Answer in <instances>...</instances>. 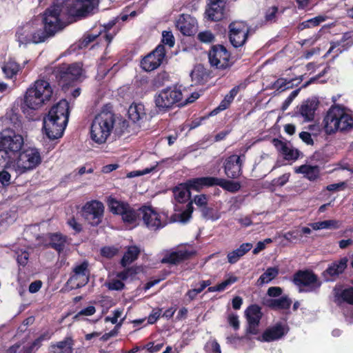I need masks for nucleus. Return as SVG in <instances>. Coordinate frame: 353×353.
Segmentation results:
<instances>
[{"label":"nucleus","mask_w":353,"mask_h":353,"mask_svg":"<svg viewBox=\"0 0 353 353\" xmlns=\"http://www.w3.org/2000/svg\"><path fill=\"white\" fill-rule=\"evenodd\" d=\"M352 129L353 114L339 105H333L328 109L321 126L316 124L309 126V130L314 135L323 132L326 135L330 136L337 132H348Z\"/></svg>","instance_id":"obj_1"},{"label":"nucleus","mask_w":353,"mask_h":353,"mask_svg":"<svg viewBox=\"0 0 353 353\" xmlns=\"http://www.w3.org/2000/svg\"><path fill=\"white\" fill-rule=\"evenodd\" d=\"M68 117L69 104L66 100H61L54 105L43 119V128L47 137L50 139L62 137L68 124Z\"/></svg>","instance_id":"obj_2"},{"label":"nucleus","mask_w":353,"mask_h":353,"mask_svg":"<svg viewBox=\"0 0 353 353\" xmlns=\"http://www.w3.org/2000/svg\"><path fill=\"white\" fill-rule=\"evenodd\" d=\"M52 94L50 83L46 80L38 79L27 89L23 103L30 109L39 110L51 99Z\"/></svg>","instance_id":"obj_3"},{"label":"nucleus","mask_w":353,"mask_h":353,"mask_svg":"<svg viewBox=\"0 0 353 353\" xmlns=\"http://www.w3.org/2000/svg\"><path fill=\"white\" fill-rule=\"evenodd\" d=\"M115 122L114 114L107 107L103 108L92 121L90 130L92 139L97 143L105 142L114 130Z\"/></svg>","instance_id":"obj_4"},{"label":"nucleus","mask_w":353,"mask_h":353,"mask_svg":"<svg viewBox=\"0 0 353 353\" xmlns=\"http://www.w3.org/2000/svg\"><path fill=\"white\" fill-rule=\"evenodd\" d=\"M98 4L99 0H56L52 6L64 10L65 5L67 14L77 17H85L94 13Z\"/></svg>","instance_id":"obj_5"},{"label":"nucleus","mask_w":353,"mask_h":353,"mask_svg":"<svg viewBox=\"0 0 353 353\" xmlns=\"http://www.w3.org/2000/svg\"><path fill=\"white\" fill-rule=\"evenodd\" d=\"M183 94L176 86H172L161 90L154 98L156 108L160 112H167L174 108L182 106Z\"/></svg>","instance_id":"obj_6"},{"label":"nucleus","mask_w":353,"mask_h":353,"mask_svg":"<svg viewBox=\"0 0 353 353\" xmlns=\"http://www.w3.org/2000/svg\"><path fill=\"white\" fill-rule=\"evenodd\" d=\"M62 12H63L62 8L52 5L44 12L43 14V30L41 29V33L44 34L45 40L54 36L63 28V22L61 19Z\"/></svg>","instance_id":"obj_7"},{"label":"nucleus","mask_w":353,"mask_h":353,"mask_svg":"<svg viewBox=\"0 0 353 353\" xmlns=\"http://www.w3.org/2000/svg\"><path fill=\"white\" fill-rule=\"evenodd\" d=\"M16 38L20 46L30 43H39L46 41L44 34L41 33V28H38L34 21L19 27L16 32Z\"/></svg>","instance_id":"obj_8"},{"label":"nucleus","mask_w":353,"mask_h":353,"mask_svg":"<svg viewBox=\"0 0 353 353\" xmlns=\"http://www.w3.org/2000/svg\"><path fill=\"white\" fill-rule=\"evenodd\" d=\"M41 162L40 152L35 148H28L21 152L16 160V170L23 173L37 168Z\"/></svg>","instance_id":"obj_9"},{"label":"nucleus","mask_w":353,"mask_h":353,"mask_svg":"<svg viewBox=\"0 0 353 353\" xmlns=\"http://www.w3.org/2000/svg\"><path fill=\"white\" fill-rule=\"evenodd\" d=\"M108 205L113 214L121 215L125 223L130 224L136 223L138 213L128 203L110 196L108 199Z\"/></svg>","instance_id":"obj_10"},{"label":"nucleus","mask_w":353,"mask_h":353,"mask_svg":"<svg viewBox=\"0 0 353 353\" xmlns=\"http://www.w3.org/2000/svg\"><path fill=\"white\" fill-rule=\"evenodd\" d=\"M138 217L142 216L145 225L151 230H157L163 228L166 224L165 214L158 213L154 208L143 206L137 210Z\"/></svg>","instance_id":"obj_11"},{"label":"nucleus","mask_w":353,"mask_h":353,"mask_svg":"<svg viewBox=\"0 0 353 353\" xmlns=\"http://www.w3.org/2000/svg\"><path fill=\"white\" fill-rule=\"evenodd\" d=\"M23 145L21 135L16 134L10 130H5L0 132V147L6 150L13 158L20 151Z\"/></svg>","instance_id":"obj_12"},{"label":"nucleus","mask_w":353,"mask_h":353,"mask_svg":"<svg viewBox=\"0 0 353 353\" xmlns=\"http://www.w3.org/2000/svg\"><path fill=\"white\" fill-rule=\"evenodd\" d=\"M57 79L62 87L70 85L76 81L82 73V66L79 63L71 65L63 64L54 70Z\"/></svg>","instance_id":"obj_13"},{"label":"nucleus","mask_w":353,"mask_h":353,"mask_svg":"<svg viewBox=\"0 0 353 353\" xmlns=\"http://www.w3.org/2000/svg\"><path fill=\"white\" fill-rule=\"evenodd\" d=\"M208 59L210 65L217 69H225L232 65L230 52L221 45L212 47L208 53Z\"/></svg>","instance_id":"obj_14"},{"label":"nucleus","mask_w":353,"mask_h":353,"mask_svg":"<svg viewBox=\"0 0 353 353\" xmlns=\"http://www.w3.org/2000/svg\"><path fill=\"white\" fill-rule=\"evenodd\" d=\"M103 204L97 200L87 202L82 208V216L92 225H98L102 221Z\"/></svg>","instance_id":"obj_15"},{"label":"nucleus","mask_w":353,"mask_h":353,"mask_svg":"<svg viewBox=\"0 0 353 353\" xmlns=\"http://www.w3.org/2000/svg\"><path fill=\"white\" fill-rule=\"evenodd\" d=\"M229 39L234 48L243 46L248 38L249 28L243 21H234L229 26Z\"/></svg>","instance_id":"obj_16"},{"label":"nucleus","mask_w":353,"mask_h":353,"mask_svg":"<svg viewBox=\"0 0 353 353\" xmlns=\"http://www.w3.org/2000/svg\"><path fill=\"white\" fill-rule=\"evenodd\" d=\"M294 283L300 288V291L312 292L318 289L321 282L317 276L309 271H299L294 276Z\"/></svg>","instance_id":"obj_17"},{"label":"nucleus","mask_w":353,"mask_h":353,"mask_svg":"<svg viewBox=\"0 0 353 353\" xmlns=\"http://www.w3.org/2000/svg\"><path fill=\"white\" fill-rule=\"evenodd\" d=\"M165 56V47L160 44L143 59L141 62V68L147 72L152 71L161 65Z\"/></svg>","instance_id":"obj_18"},{"label":"nucleus","mask_w":353,"mask_h":353,"mask_svg":"<svg viewBox=\"0 0 353 353\" xmlns=\"http://www.w3.org/2000/svg\"><path fill=\"white\" fill-rule=\"evenodd\" d=\"M245 156L232 154L228 157L224 162V170L226 176L231 179L238 178L242 173V165Z\"/></svg>","instance_id":"obj_19"},{"label":"nucleus","mask_w":353,"mask_h":353,"mask_svg":"<svg viewBox=\"0 0 353 353\" xmlns=\"http://www.w3.org/2000/svg\"><path fill=\"white\" fill-rule=\"evenodd\" d=\"M288 332L287 325L281 323H277L275 325L267 328L263 334L258 338V340L261 342H271L281 339Z\"/></svg>","instance_id":"obj_20"},{"label":"nucleus","mask_w":353,"mask_h":353,"mask_svg":"<svg viewBox=\"0 0 353 353\" xmlns=\"http://www.w3.org/2000/svg\"><path fill=\"white\" fill-rule=\"evenodd\" d=\"M245 315L248 322V332L252 334L258 333V326L262 316L261 308L253 305L250 306L245 311Z\"/></svg>","instance_id":"obj_21"},{"label":"nucleus","mask_w":353,"mask_h":353,"mask_svg":"<svg viewBox=\"0 0 353 353\" xmlns=\"http://www.w3.org/2000/svg\"><path fill=\"white\" fill-rule=\"evenodd\" d=\"M225 0H210L205 10V17L210 21H219L223 17Z\"/></svg>","instance_id":"obj_22"},{"label":"nucleus","mask_w":353,"mask_h":353,"mask_svg":"<svg viewBox=\"0 0 353 353\" xmlns=\"http://www.w3.org/2000/svg\"><path fill=\"white\" fill-rule=\"evenodd\" d=\"M274 145L286 160H296L300 152L294 148L290 143H285L277 139H273Z\"/></svg>","instance_id":"obj_23"},{"label":"nucleus","mask_w":353,"mask_h":353,"mask_svg":"<svg viewBox=\"0 0 353 353\" xmlns=\"http://www.w3.org/2000/svg\"><path fill=\"white\" fill-rule=\"evenodd\" d=\"M318 107V103L314 100L304 101L299 108L298 114L305 122H309L314 119L315 112Z\"/></svg>","instance_id":"obj_24"},{"label":"nucleus","mask_w":353,"mask_h":353,"mask_svg":"<svg viewBox=\"0 0 353 353\" xmlns=\"http://www.w3.org/2000/svg\"><path fill=\"white\" fill-rule=\"evenodd\" d=\"M192 252L186 250L181 249L167 254L161 260L163 263L177 264L187 259Z\"/></svg>","instance_id":"obj_25"},{"label":"nucleus","mask_w":353,"mask_h":353,"mask_svg":"<svg viewBox=\"0 0 353 353\" xmlns=\"http://www.w3.org/2000/svg\"><path fill=\"white\" fill-rule=\"evenodd\" d=\"M28 63V61H24L23 65H21L13 59H9L2 66V70L8 79H12L22 70L23 68Z\"/></svg>","instance_id":"obj_26"},{"label":"nucleus","mask_w":353,"mask_h":353,"mask_svg":"<svg viewBox=\"0 0 353 353\" xmlns=\"http://www.w3.org/2000/svg\"><path fill=\"white\" fill-rule=\"evenodd\" d=\"M214 177L206 176L190 179L187 181L185 183L186 184L189 190L192 189L196 191H199L203 187L214 185Z\"/></svg>","instance_id":"obj_27"},{"label":"nucleus","mask_w":353,"mask_h":353,"mask_svg":"<svg viewBox=\"0 0 353 353\" xmlns=\"http://www.w3.org/2000/svg\"><path fill=\"white\" fill-rule=\"evenodd\" d=\"M69 244V240L65 236L59 233L50 234V246L59 253L63 251Z\"/></svg>","instance_id":"obj_28"},{"label":"nucleus","mask_w":353,"mask_h":353,"mask_svg":"<svg viewBox=\"0 0 353 353\" xmlns=\"http://www.w3.org/2000/svg\"><path fill=\"white\" fill-rule=\"evenodd\" d=\"M295 172L303 174L310 181H314L319 176L320 169L317 165L305 164L296 168Z\"/></svg>","instance_id":"obj_29"},{"label":"nucleus","mask_w":353,"mask_h":353,"mask_svg":"<svg viewBox=\"0 0 353 353\" xmlns=\"http://www.w3.org/2000/svg\"><path fill=\"white\" fill-rule=\"evenodd\" d=\"M50 353H72L73 341L71 338H65L63 341L52 344L50 347Z\"/></svg>","instance_id":"obj_30"},{"label":"nucleus","mask_w":353,"mask_h":353,"mask_svg":"<svg viewBox=\"0 0 353 353\" xmlns=\"http://www.w3.org/2000/svg\"><path fill=\"white\" fill-rule=\"evenodd\" d=\"M252 248V244L245 243L241 244L237 249L229 252L227 255L228 261L230 263L234 264L236 263L241 257L244 256Z\"/></svg>","instance_id":"obj_31"},{"label":"nucleus","mask_w":353,"mask_h":353,"mask_svg":"<svg viewBox=\"0 0 353 353\" xmlns=\"http://www.w3.org/2000/svg\"><path fill=\"white\" fill-rule=\"evenodd\" d=\"M128 115L133 122H138L146 117L145 107L142 103L132 104L128 109Z\"/></svg>","instance_id":"obj_32"},{"label":"nucleus","mask_w":353,"mask_h":353,"mask_svg":"<svg viewBox=\"0 0 353 353\" xmlns=\"http://www.w3.org/2000/svg\"><path fill=\"white\" fill-rule=\"evenodd\" d=\"M347 259L346 257H343L339 261H336L332 263L326 270L327 274H328L331 276H337L341 273L347 268Z\"/></svg>","instance_id":"obj_33"},{"label":"nucleus","mask_w":353,"mask_h":353,"mask_svg":"<svg viewBox=\"0 0 353 353\" xmlns=\"http://www.w3.org/2000/svg\"><path fill=\"white\" fill-rule=\"evenodd\" d=\"M190 19L188 16L181 15L176 21V26L177 29L184 35L190 36L194 32V26L191 24Z\"/></svg>","instance_id":"obj_34"},{"label":"nucleus","mask_w":353,"mask_h":353,"mask_svg":"<svg viewBox=\"0 0 353 353\" xmlns=\"http://www.w3.org/2000/svg\"><path fill=\"white\" fill-rule=\"evenodd\" d=\"M174 199L179 203H185L190 198V192L186 184L181 183L173 190Z\"/></svg>","instance_id":"obj_35"},{"label":"nucleus","mask_w":353,"mask_h":353,"mask_svg":"<svg viewBox=\"0 0 353 353\" xmlns=\"http://www.w3.org/2000/svg\"><path fill=\"white\" fill-rule=\"evenodd\" d=\"M214 185H219L230 192H236L241 188L239 182L214 177Z\"/></svg>","instance_id":"obj_36"},{"label":"nucleus","mask_w":353,"mask_h":353,"mask_svg":"<svg viewBox=\"0 0 353 353\" xmlns=\"http://www.w3.org/2000/svg\"><path fill=\"white\" fill-rule=\"evenodd\" d=\"M140 249L137 246H130L128 247L127 251L124 254L121 261V264L123 267H125L126 265L130 264L133 261H134L139 255Z\"/></svg>","instance_id":"obj_37"},{"label":"nucleus","mask_w":353,"mask_h":353,"mask_svg":"<svg viewBox=\"0 0 353 353\" xmlns=\"http://www.w3.org/2000/svg\"><path fill=\"white\" fill-rule=\"evenodd\" d=\"M12 251L16 255L17 263L21 266H26L28 264L30 253L28 252L27 248H19L14 246Z\"/></svg>","instance_id":"obj_38"},{"label":"nucleus","mask_w":353,"mask_h":353,"mask_svg":"<svg viewBox=\"0 0 353 353\" xmlns=\"http://www.w3.org/2000/svg\"><path fill=\"white\" fill-rule=\"evenodd\" d=\"M291 304V299L287 296H283L279 299L270 300L268 305L274 309L287 310L290 307Z\"/></svg>","instance_id":"obj_39"},{"label":"nucleus","mask_w":353,"mask_h":353,"mask_svg":"<svg viewBox=\"0 0 353 353\" xmlns=\"http://www.w3.org/2000/svg\"><path fill=\"white\" fill-rule=\"evenodd\" d=\"M279 274V269L276 267L268 268L266 271L262 274L257 281L259 285L268 283L273 280Z\"/></svg>","instance_id":"obj_40"},{"label":"nucleus","mask_w":353,"mask_h":353,"mask_svg":"<svg viewBox=\"0 0 353 353\" xmlns=\"http://www.w3.org/2000/svg\"><path fill=\"white\" fill-rule=\"evenodd\" d=\"M310 226L314 230L323 229H337L339 228V222L336 220H325L310 223Z\"/></svg>","instance_id":"obj_41"},{"label":"nucleus","mask_w":353,"mask_h":353,"mask_svg":"<svg viewBox=\"0 0 353 353\" xmlns=\"http://www.w3.org/2000/svg\"><path fill=\"white\" fill-rule=\"evenodd\" d=\"M239 90V86H236L233 88L229 92V94H226L224 97L223 100L221 102L218 108H216L217 110H224L227 109L230 103L234 100V97L237 94Z\"/></svg>","instance_id":"obj_42"},{"label":"nucleus","mask_w":353,"mask_h":353,"mask_svg":"<svg viewBox=\"0 0 353 353\" xmlns=\"http://www.w3.org/2000/svg\"><path fill=\"white\" fill-rule=\"evenodd\" d=\"M326 20V17L317 16L312 19L305 21L299 24V29L303 30L305 28H310L319 26L321 23L324 22Z\"/></svg>","instance_id":"obj_43"},{"label":"nucleus","mask_w":353,"mask_h":353,"mask_svg":"<svg viewBox=\"0 0 353 353\" xmlns=\"http://www.w3.org/2000/svg\"><path fill=\"white\" fill-rule=\"evenodd\" d=\"M192 80L197 83H201L206 77V72L201 65H196L190 74Z\"/></svg>","instance_id":"obj_44"},{"label":"nucleus","mask_w":353,"mask_h":353,"mask_svg":"<svg viewBox=\"0 0 353 353\" xmlns=\"http://www.w3.org/2000/svg\"><path fill=\"white\" fill-rule=\"evenodd\" d=\"M336 297H337L339 300L353 305V288H348L342 290L341 292H336Z\"/></svg>","instance_id":"obj_45"},{"label":"nucleus","mask_w":353,"mask_h":353,"mask_svg":"<svg viewBox=\"0 0 353 353\" xmlns=\"http://www.w3.org/2000/svg\"><path fill=\"white\" fill-rule=\"evenodd\" d=\"M88 263L87 261H83L79 265H76L73 269V274L76 275L81 276L84 283V281L87 279V276H89V271H88Z\"/></svg>","instance_id":"obj_46"},{"label":"nucleus","mask_w":353,"mask_h":353,"mask_svg":"<svg viewBox=\"0 0 353 353\" xmlns=\"http://www.w3.org/2000/svg\"><path fill=\"white\" fill-rule=\"evenodd\" d=\"M202 216L208 220L216 221L218 220L221 216L219 212L214 210L212 208L204 207L201 209Z\"/></svg>","instance_id":"obj_47"},{"label":"nucleus","mask_w":353,"mask_h":353,"mask_svg":"<svg viewBox=\"0 0 353 353\" xmlns=\"http://www.w3.org/2000/svg\"><path fill=\"white\" fill-rule=\"evenodd\" d=\"M83 280L84 279L83 277L81 278V276H77L73 274L69 279L68 283L70 284L73 288H79L82 286H84L88 282L89 276H87V279L84 281V283L83 282Z\"/></svg>","instance_id":"obj_48"},{"label":"nucleus","mask_w":353,"mask_h":353,"mask_svg":"<svg viewBox=\"0 0 353 353\" xmlns=\"http://www.w3.org/2000/svg\"><path fill=\"white\" fill-rule=\"evenodd\" d=\"M193 212L192 202L188 203L186 209L178 215V219L176 221L179 222L185 223L188 221L192 216Z\"/></svg>","instance_id":"obj_49"},{"label":"nucleus","mask_w":353,"mask_h":353,"mask_svg":"<svg viewBox=\"0 0 353 353\" xmlns=\"http://www.w3.org/2000/svg\"><path fill=\"white\" fill-rule=\"evenodd\" d=\"M13 159V157L6 150L0 149V167L8 168Z\"/></svg>","instance_id":"obj_50"},{"label":"nucleus","mask_w":353,"mask_h":353,"mask_svg":"<svg viewBox=\"0 0 353 353\" xmlns=\"http://www.w3.org/2000/svg\"><path fill=\"white\" fill-rule=\"evenodd\" d=\"M291 83H292V80H288L287 79L280 78V79H278L273 83L272 87L274 89H276V90L284 91L285 90L291 88V86L288 85Z\"/></svg>","instance_id":"obj_51"},{"label":"nucleus","mask_w":353,"mask_h":353,"mask_svg":"<svg viewBox=\"0 0 353 353\" xmlns=\"http://www.w3.org/2000/svg\"><path fill=\"white\" fill-rule=\"evenodd\" d=\"M128 127V122L123 119L116 117L114 130L117 134H122Z\"/></svg>","instance_id":"obj_52"},{"label":"nucleus","mask_w":353,"mask_h":353,"mask_svg":"<svg viewBox=\"0 0 353 353\" xmlns=\"http://www.w3.org/2000/svg\"><path fill=\"white\" fill-rule=\"evenodd\" d=\"M278 8L276 6H272L265 13V21L268 23H272L276 21L277 19L278 14Z\"/></svg>","instance_id":"obj_53"},{"label":"nucleus","mask_w":353,"mask_h":353,"mask_svg":"<svg viewBox=\"0 0 353 353\" xmlns=\"http://www.w3.org/2000/svg\"><path fill=\"white\" fill-rule=\"evenodd\" d=\"M198 39L203 43H210L214 41V36L208 30L201 32L197 35Z\"/></svg>","instance_id":"obj_54"},{"label":"nucleus","mask_w":353,"mask_h":353,"mask_svg":"<svg viewBox=\"0 0 353 353\" xmlns=\"http://www.w3.org/2000/svg\"><path fill=\"white\" fill-rule=\"evenodd\" d=\"M106 285H107V287L108 288V289L111 290H121L124 287L123 283L121 280H119L118 278L110 279L107 283Z\"/></svg>","instance_id":"obj_55"},{"label":"nucleus","mask_w":353,"mask_h":353,"mask_svg":"<svg viewBox=\"0 0 353 353\" xmlns=\"http://www.w3.org/2000/svg\"><path fill=\"white\" fill-rule=\"evenodd\" d=\"M136 273H137V272L134 269L128 268L122 272L117 273V277L123 282V281H125L129 277H132V276H134L136 274Z\"/></svg>","instance_id":"obj_56"},{"label":"nucleus","mask_w":353,"mask_h":353,"mask_svg":"<svg viewBox=\"0 0 353 353\" xmlns=\"http://www.w3.org/2000/svg\"><path fill=\"white\" fill-rule=\"evenodd\" d=\"M118 253V249L114 247H104L101 250V254L108 259H111Z\"/></svg>","instance_id":"obj_57"},{"label":"nucleus","mask_w":353,"mask_h":353,"mask_svg":"<svg viewBox=\"0 0 353 353\" xmlns=\"http://www.w3.org/2000/svg\"><path fill=\"white\" fill-rule=\"evenodd\" d=\"M101 34V31H99L98 33H88L85 35L83 40L81 41V47L88 46L89 43L95 40Z\"/></svg>","instance_id":"obj_58"},{"label":"nucleus","mask_w":353,"mask_h":353,"mask_svg":"<svg viewBox=\"0 0 353 353\" xmlns=\"http://www.w3.org/2000/svg\"><path fill=\"white\" fill-rule=\"evenodd\" d=\"M300 92V88L296 89L291 92V94L289 95V97L285 100V101L283 103L281 109L285 111L286 110L292 101L297 97Z\"/></svg>","instance_id":"obj_59"},{"label":"nucleus","mask_w":353,"mask_h":353,"mask_svg":"<svg viewBox=\"0 0 353 353\" xmlns=\"http://www.w3.org/2000/svg\"><path fill=\"white\" fill-rule=\"evenodd\" d=\"M163 39L162 42L172 48L174 45V39L172 34L170 32L163 31L162 33Z\"/></svg>","instance_id":"obj_60"},{"label":"nucleus","mask_w":353,"mask_h":353,"mask_svg":"<svg viewBox=\"0 0 353 353\" xmlns=\"http://www.w3.org/2000/svg\"><path fill=\"white\" fill-rule=\"evenodd\" d=\"M300 234L297 230L289 231L283 234V237L290 243H294L299 238Z\"/></svg>","instance_id":"obj_61"},{"label":"nucleus","mask_w":353,"mask_h":353,"mask_svg":"<svg viewBox=\"0 0 353 353\" xmlns=\"http://www.w3.org/2000/svg\"><path fill=\"white\" fill-rule=\"evenodd\" d=\"M123 321V319H121V321L117 325H116V326L114 327V328L112 330H111L110 332H109L108 333L104 334L102 336L101 339L103 341H107L110 338L117 336L119 332V330L120 327L121 326Z\"/></svg>","instance_id":"obj_62"},{"label":"nucleus","mask_w":353,"mask_h":353,"mask_svg":"<svg viewBox=\"0 0 353 353\" xmlns=\"http://www.w3.org/2000/svg\"><path fill=\"white\" fill-rule=\"evenodd\" d=\"M10 180L11 175L8 171L3 170L0 172V183L3 186L6 187L9 185L10 183Z\"/></svg>","instance_id":"obj_63"},{"label":"nucleus","mask_w":353,"mask_h":353,"mask_svg":"<svg viewBox=\"0 0 353 353\" xmlns=\"http://www.w3.org/2000/svg\"><path fill=\"white\" fill-rule=\"evenodd\" d=\"M208 197L205 194L196 195L194 199V203L199 207L201 209L202 208L206 207L208 203Z\"/></svg>","instance_id":"obj_64"}]
</instances>
